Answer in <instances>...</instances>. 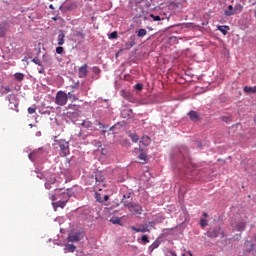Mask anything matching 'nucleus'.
Here are the masks:
<instances>
[{
	"instance_id": "f257e3e1",
	"label": "nucleus",
	"mask_w": 256,
	"mask_h": 256,
	"mask_svg": "<svg viewBox=\"0 0 256 256\" xmlns=\"http://www.w3.org/2000/svg\"><path fill=\"white\" fill-rule=\"evenodd\" d=\"M52 140V147L59 151L60 157H67L70 155L71 149L69 148V141L65 139H58L57 136H53Z\"/></svg>"
},
{
	"instance_id": "f03ea898",
	"label": "nucleus",
	"mask_w": 256,
	"mask_h": 256,
	"mask_svg": "<svg viewBox=\"0 0 256 256\" xmlns=\"http://www.w3.org/2000/svg\"><path fill=\"white\" fill-rule=\"evenodd\" d=\"M130 198H131L130 195L123 196L122 203H123L124 207H127L129 209V211L131 213H133L134 215H141V213H143V207H141V205H139V204H133L132 202L125 200V199H130Z\"/></svg>"
},
{
	"instance_id": "7ed1b4c3",
	"label": "nucleus",
	"mask_w": 256,
	"mask_h": 256,
	"mask_svg": "<svg viewBox=\"0 0 256 256\" xmlns=\"http://www.w3.org/2000/svg\"><path fill=\"white\" fill-rule=\"evenodd\" d=\"M66 109V117H68V119H71V121H77V119L81 117V106L70 104L66 107Z\"/></svg>"
},
{
	"instance_id": "20e7f679",
	"label": "nucleus",
	"mask_w": 256,
	"mask_h": 256,
	"mask_svg": "<svg viewBox=\"0 0 256 256\" xmlns=\"http://www.w3.org/2000/svg\"><path fill=\"white\" fill-rule=\"evenodd\" d=\"M247 223L243 221V218L236 216L235 219L231 220V227L234 231H243Z\"/></svg>"
},
{
	"instance_id": "39448f33",
	"label": "nucleus",
	"mask_w": 256,
	"mask_h": 256,
	"mask_svg": "<svg viewBox=\"0 0 256 256\" xmlns=\"http://www.w3.org/2000/svg\"><path fill=\"white\" fill-rule=\"evenodd\" d=\"M68 96L67 93L63 91H58L55 98L56 105H59L60 107H63L67 105Z\"/></svg>"
},
{
	"instance_id": "423d86ee",
	"label": "nucleus",
	"mask_w": 256,
	"mask_h": 256,
	"mask_svg": "<svg viewBox=\"0 0 256 256\" xmlns=\"http://www.w3.org/2000/svg\"><path fill=\"white\" fill-rule=\"evenodd\" d=\"M6 101L9 102L8 107L9 109H14L15 111L19 112V100H17V97L15 95H8L6 97Z\"/></svg>"
},
{
	"instance_id": "0eeeda50",
	"label": "nucleus",
	"mask_w": 256,
	"mask_h": 256,
	"mask_svg": "<svg viewBox=\"0 0 256 256\" xmlns=\"http://www.w3.org/2000/svg\"><path fill=\"white\" fill-rule=\"evenodd\" d=\"M64 200H59L58 202H53L52 205L54 208L60 207L63 209L65 205H67V201H69V198L71 197V194H69V190L63 194Z\"/></svg>"
},
{
	"instance_id": "6e6552de",
	"label": "nucleus",
	"mask_w": 256,
	"mask_h": 256,
	"mask_svg": "<svg viewBox=\"0 0 256 256\" xmlns=\"http://www.w3.org/2000/svg\"><path fill=\"white\" fill-rule=\"evenodd\" d=\"M72 92H69L67 94L68 99H71L72 101H78L79 97L77 95L73 94L75 92V89H79V82L72 86Z\"/></svg>"
},
{
	"instance_id": "1a4fd4ad",
	"label": "nucleus",
	"mask_w": 256,
	"mask_h": 256,
	"mask_svg": "<svg viewBox=\"0 0 256 256\" xmlns=\"http://www.w3.org/2000/svg\"><path fill=\"white\" fill-rule=\"evenodd\" d=\"M130 229L135 231V233H149V225L145 224L142 228H136L135 226H131Z\"/></svg>"
},
{
	"instance_id": "9d476101",
	"label": "nucleus",
	"mask_w": 256,
	"mask_h": 256,
	"mask_svg": "<svg viewBox=\"0 0 256 256\" xmlns=\"http://www.w3.org/2000/svg\"><path fill=\"white\" fill-rule=\"evenodd\" d=\"M121 117H123V119L133 118V109L126 108V109L122 110Z\"/></svg>"
},
{
	"instance_id": "9b49d317",
	"label": "nucleus",
	"mask_w": 256,
	"mask_h": 256,
	"mask_svg": "<svg viewBox=\"0 0 256 256\" xmlns=\"http://www.w3.org/2000/svg\"><path fill=\"white\" fill-rule=\"evenodd\" d=\"M255 245L253 244V242L246 240L244 243V250L246 251V253H251V251H253Z\"/></svg>"
},
{
	"instance_id": "f8f14e48",
	"label": "nucleus",
	"mask_w": 256,
	"mask_h": 256,
	"mask_svg": "<svg viewBox=\"0 0 256 256\" xmlns=\"http://www.w3.org/2000/svg\"><path fill=\"white\" fill-rule=\"evenodd\" d=\"M78 75L81 79L87 77V64H84L79 68Z\"/></svg>"
},
{
	"instance_id": "ddd939ff",
	"label": "nucleus",
	"mask_w": 256,
	"mask_h": 256,
	"mask_svg": "<svg viewBox=\"0 0 256 256\" xmlns=\"http://www.w3.org/2000/svg\"><path fill=\"white\" fill-rule=\"evenodd\" d=\"M46 183H45V188L46 189H51V185L55 184V182L57 181V179L55 178L54 175L50 176L49 178L46 179Z\"/></svg>"
},
{
	"instance_id": "4468645a",
	"label": "nucleus",
	"mask_w": 256,
	"mask_h": 256,
	"mask_svg": "<svg viewBox=\"0 0 256 256\" xmlns=\"http://www.w3.org/2000/svg\"><path fill=\"white\" fill-rule=\"evenodd\" d=\"M188 116L190 117V119L192 120V121H194V122H197V121H199V119H200V116H199V113L197 112V111H190L189 113H188Z\"/></svg>"
},
{
	"instance_id": "2eb2a0df",
	"label": "nucleus",
	"mask_w": 256,
	"mask_h": 256,
	"mask_svg": "<svg viewBox=\"0 0 256 256\" xmlns=\"http://www.w3.org/2000/svg\"><path fill=\"white\" fill-rule=\"evenodd\" d=\"M219 231H221L219 228H214L213 230L208 231V237H211L212 239L219 237Z\"/></svg>"
},
{
	"instance_id": "dca6fc26",
	"label": "nucleus",
	"mask_w": 256,
	"mask_h": 256,
	"mask_svg": "<svg viewBox=\"0 0 256 256\" xmlns=\"http://www.w3.org/2000/svg\"><path fill=\"white\" fill-rule=\"evenodd\" d=\"M161 245V242H159V240H155L152 245L149 246L148 251L151 255V253H153V251H155V249H157L159 246Z\"/></svg>"
},
{
	"instance_id": "f3484780",
	"label": "nucleus",
	"mask_w": 256,
	"mask_h": 256,
	"mask_svg": "<svg viewBox=\"0 0 256 256\" xmlns=\"http://www.w3.org/2000/svg\"><path fill=\"white\" fill-rule=\"evenodd\" d=\"M224 15L227 17H231V15H235V10L233 9V5L228 6V10L224 11Z\"/></svg>"
},
{
	"instance_id": "a211bd4d",
	"label": "nucleus",
	"mask_w": 256,
	"mask_h": 256,
	"mask_svg": "<svg viewBox=\"0 0 256 256\" xmlns=\"http://www.w3.org/2000/svg\"><path fill=\"white\" fill-rule=\"evenodd\" d=\"M79 240H80L79 234H73V235L68 236V241L70 243H77V241H79Z\"/></svg>"
},
{
	"instance_id": "6ab92c4d",
	"label": "nucleus",
	"mask_w": 256,
	"mask_h": 256,
	"mask_svg": "<svg viewBox=\"0 0 256 256\" xmlns=\"http://www.w3.org/2000/svg\"><path fill=\"white\" fill-rule=\"evenodd\" d=\"M58 45H64L65 44V33H63L62 31L60 32V34L58 35Z\"/></svg>"
},
{
	"instance_id": "aec40b11",
	"label": "nucleus",
	"mask_w": 256,
	"mask_h": 256,
	"mask_svg": "<svg viewBox=\"0 0 256 256\" xmlns=\"http://www.w3.org/2000/svg\"><path fill=\"white\" fill-rule=\"evenodd\" d=\"M140 161H142L141 163L144 164L147 161V154L145 152H143V149H140V155L138 156Z\"/></svg>"
},
{
	"instance_id": "412c9836",
	"label": "nucleus",
	"mask_w": 256,
	"mask_h": 256,
	"mask_svg": "<svg viewBox=\"0 0 256 256\" xmlns=\"http://www.w3.org/2000/svg\"><path fill=\"white\" fill-rule=\"evenodd\" d=\"M0 91H1L2 95H7V93H11V87L1 86Z\"/></svg>"
},
{
	"instance_id": "4be33fe9",
	"label": "nucleus",
	"mask_w": 256,
	"mask_h": 256,
	"mask_svg": "<svg viewBox=\"0 0 256 256\" xmlns=\"http://www.w3.org/2000/svg\"><path fill=\"white\" fill-rule=\"evenodd\" d=\"M82 127H84L85 129H91L93 127V123H91V121L89 120H84L81 123Z\"/></svg>"
},
{
	"instance_id": "5701e85b",
	"label": "nucleus",
	"mask_w": 256,
	"mask_h": 256,
	"mask_svg": "<svg viewBox=\"0 0 256 256\" xmlns=\"http://www.w3.org/2000/svg\"><path fill=\"white\" fill-rule=\"evenodd\" d=\"M64 249L65 251H69V253H75V249H77V247L73 244H67Z\"/></svg>"
},
{
	"instance_id": "b1692460",
	"label": "nucleus",
	"mask_w": 256,
	"mask_h": 256,
	"mask_svg": "<svg viewBox=\"0 0 256 256\" xmlns=\"http://www.w3.org/2000/svg\"><path fill=\"white\" fill-rule=\"evenodd\" d=\"M244 92L245 93H256V86H254V87L245 86L244 87Z\"/></svg>"
},
{
	"instance_id": "393cba45",
	"label": "nucleus",
	"mask_w": 256,
	"mask_h": 256,
	"mask_svg": "<svg viewBox=\"0 0 256 256\" xmlns=\"http://www.w3.org/2000/svg\"><path fill=\"white\" fill-rule=\"evenodd\" d=\"M110 223H113V225H121V218H119V217H112L110 219Z\"/></svg>"
},
{
	"instance_id": "a878e982",
	"label": "nucleus",
	"mask_w": 256,
	"mask_h": 256,
	"mask_svg": "<svg viewBox=\"0 0 256 256\" xmlns=\"http://www.w3.org/2000/svg\"><path fill=\"white\" fill-rule=\"evenodd\" d=\"M228 30H229V26H218V31H220L224 35H227Z\"/></svg>"
},
{
	"instance_id": "bb28decb",
	"label": "nucleus",
	"mask_w": 256,
	"mask_h": 256,
	"mask_svg": "<svg viewBox=\"0 0 256 256\" xmlns=\"http://www.w3.org/2000/svg\"><path fill=\"white\" fill-rule=\"evenodd\" d=\"M145 35H147L146 29L141 28L137 31V37H145Z\"/></svg>"
},
{
	"instance_id": "cd10ccee",
	"label": "nucleus",
	"mask_w": 256,
	"mask_h": 256,
	"mask_svg": "<svg viewBox=\"0 0 256 256\" xmlns=\"http://www.w3.org/2000/svg\"><path fill=\"white\" fill-rule=\"evenodd\" d=\"M14 77L16 81H23V79H25V75L23 73H15Z\"/></svg>"
},
{
	"instance_id": "c85d7f7f",
	"label": "nucleus",
	"mask_w": 256,
	"mask_h": 256,
	"mask_svg": "<svg viewBox=\"0 0 256 256\" xmlns=\"http://www.w3.org/2000/svg\"><path fill=\"white\" fill-rule=\"evenodd\" d=\"M32 63H35V65H39V67H43V63H41V59H39V57H34L32 59Z\"/></svg>"
},
{
	"instance_id": "c756f323",
	"label": "nucleus",
	"mask_w": 256,
	"mask_h": 256,
	"mask_svg": "<svg viewBox=\"0 0 256 256\" xmlns=\"http://www.w3.org/2000/svg\"><path fill=\"white\" fill-rule=\"evenodd\" d=\"M182 25L185 27V29H195V27H197L194 23H184Z\"/></svg>"
},
{
	"instance_id": "7c9ffc66",
	"label": "nucleus",
	"mask_w": 256,
	"mask_h": 256,
	"mask_svg": "<svg viewBox=\"0 0 256 256\" xmlns=\"http://www.w3.org/2000/svg\"><path fill=\"white\" fill-rule=\"evenodd\" d=\"M27 111H28L29 115H33V114L37 113V107H36V106H34V107H29V108L27 109Z\"/></svg>"
},
{
	"instance_id": "2f4dec72",
	"label": "nucleus",
	"mask_w": 256,
	"mask_h": 256,
	"mask_svg": "<svg viewBox=\"0 0 256 256\" xmlns=\"http://www.w3.org/2000/svg\"><path fill=\"white\" fill-rule=\"evenodd\" d=\"M74 37H80L81 39H84L85 34L83 33V31H76L74 33Z\"/></svg>"
},
{
	"instance_id": "473e14b6",
	"label": "nucleus",
	"mask_w": 256,
	"mask_h": 256,
	"mask_svg": "<svg viewBox=\"0 0 256 256\" xmlns=\"http://www.w3.org/2000/svg\"><path fill=\"white\" fill-rule=\"evenodd\" d=\"M133 45H135V41L126 42L125 49L129 50V49H131V47H133Z\"/></svg>"
},
{
	"instance_id": "72a5a7b5",
	"label": "nucleus",
	"mask_w": 256,
	"mask_h": 256,
	"mask_svg": "<svg viewBox=\"0 0 256 256\" xmlns=\"http://www.w3.org/2000/svg\"><path fill=\"white\" fill-rule=\"evenodd\" d=\"M141 241L144 243V245H147V243H149V237L147 235H143L141 237Z\"/></svg>"
},
{
	"instance_id": "f704fd0d",
	"label": "nucleus",
	"mask_w": 256,
	"mask_h": 256,
	"mask_svg": "<svg viewBox=\"0 0 256 256\" xmlns=\"http://www.w3.org/2000/svg\"><path fill=\"white\" fill-rule=\"evenodd\" d=\"M117 37H119V34L117 33V31H114L109 35V39H117Z\"/></svg>"
},
{
	"instance_id": "c9c22d12",
	"label": "nucleus",
	"mask_w": 256,
	"mask_h": 256,
	"mask_svg": "<svg viewBox=\"0 0 256 256\" xmlns=\"http://www.w3.org/2000/svg\"><path fill=\"white\" fill-rule=\"evenodd\" d=\"M78 137H80V139L85 140L87 139V134L83 133V130H81L78 134Z\"/></svg>"
},
{
	"instance_id": "e433bc0d",
	"label": "nucleus",
	"mask_w": 256,
	"mask_h": 256,
	"mask_svg": "<svg viewBox=\"0 0 256 256\" xmlns=\"http://www.w3.org/2000/svg\"><path fill=\"white\" fill-rule=\"evenodd\" d=\"M151 19L153 21H161V16H155V14H150Z\"/></svg>"
},
{
	"instance_id": "4c0bfd02",
	"label": "nucleus",
	"mask_w": 256,
	"mask_h": 256,
	"mask_svg": "<svg viewBox=\"0 0 256 256\" xmlns=\"http://www.w3.org/2000/svg\"><path fill=\"white\" fill-rule=\"evenodd\" d=\"M134 87L136 91H143V84L141 83L136 84Z\"/></svg>"
},
{
	"instance_id": "58836bf2",
	"label": "nucleus",
	"mask_w": 256,
	"mask_h": 256,
	"mask_svg": "<svg viewBox=\"0 0 256 256\" xmlns=\"http://www.w3.org/2000/svg\"><path fill=\"white\" fill-rule=\"evenodd\" d=\"M131 139H132L133 143H137V141H139V136H137V134H132Z\"/></svg>"
},
{
	"instance_id": "ea45409f",
	"label": "nucleus",
	"mask_w": 256,
	"mask_h": 256,
	"mask_svg": "<svg viewBox=\"0 0 256 256\" xmlns=\"http://www.w3.org/2000/svg\"><path fill=\"white\" fill-rule=\"evenodd\" d=\"M200 225H201V227H207V225H209V223L207 222L206 219H201L200 220Z\"/></svg>"
},
{
	"instance_id": "a19ab883",
	"label": "nucleus",
	"mask_w": 256,
	"mask_h": 256,
	"mask_svg": "<svg viewBox=\"0 0 256 256\" xmlns=\"http://www.w3.org/2000/svg\"><path fill=\"white\" fill-rule=\"evenodd\" d=\"M96 183H103V178L101 177V174L96 175Z\"/></svg>"
},
{
	"instance_id": "79ce46f5",
	"label": "nucleus",
	"mask_w": 256,
	"mask_h": 256,
	"mask_svg": "<svg viewBox=\"0 0 256 256\" xmlns=\"http://www.w3.org/2000/svg\"><path fill=\"white\" fill-rule=\"evenodd\" d=\"M63 51H64V49H63V47H61V46H58V47L56 48V53H58V55H61V54L63 53Z\"/></svg>"
},
{
	"instance_id": "37998d69",
	"label": "nucleus",
	"mask_w": 256,
	"mask_h": 256,
	"mask_svg": "<svg viewBox=\"0 0 256 256\" xmlns=\"http://www.w3.org/2000/svg\"><path fill=\"white\" fill-rule=\"evenodd\" d=\"M96 201H98V203H103V198H101V194L96 193Z\"/></svg>"
},
{
	"instance_id": "c03bdc74",
	"label": "nucleus",
	"mask_w": 256,
	"mask_h": 256,
	"mask_svg": "<svg viewBox=\"0 0 256 256\" xmlns=\"http://www.w3.org/2000/svg\"><path fill=\"white\" fill-rule=\"evenodd\" d=\"M96 125H99L100 129H107V126H105L103 123L96 121Z\"/></svg>"
},
{
	"instance_id": "a18cd8bd",
	"label": "nucleus",
	"mask_w": 256,
	"mask_h": 256,
	"mask_svg": "<svg viewBox=\"0 0 256 256\" xmlns=\"http://www.w3.org/2000/svg\"><path fill=\"white\" fill-rule=\"evenodd\" d=\"M166 256H177V254L172 251V250H169L167 253H166Z\"/></svg>"
},
{
	"instance_id": "49530a36",
	"label": "nucleus",
	"mask_w": 256,
	"mask_h": 256,
	"mask_svg": "<svg viewBox=\"0 0 256 256\" xmlns=\"http://www.w3.org/2000/svg\"><path fill=\"white\" fill-rule=\"evenodd\" d=\"M41 68H40V70L38 71V73L40 74V75H43L44 73H45V67L42 65V66H40Z\"/></svg>"
},
{
	"instance_id": "de8ad7c7",
	"label": "nucleus",
	"mask_w": 256,
	"mask_h": 256,
	"mask_svg": "<svg viewBox=\"0 0 256 256\" xmlns=\"http://www.w3.org/2000/svg\"><path fill=\"white\" fill-rule=\"evenodd\" d=\"M5 29L0 28V37H5Z\"/></svg>"
},
{
	"instance_id": "09e8293b",
	"label": "nucleus",
	"mask_w": 256,
	"mask_h": 256,
	"mask_svg": "<svg viewBox=\"0 0 256 256\" xmlns=\"http://www.w3.org/2000/svg\"><path fill=\"white\" fill-rule=\"evenodd\" d=\"M128 99H129L130 103H135V98L133 96L129 95Z\"/></svg>"
},
{
	"instance_id": "8fccbe9b",
	"label": "nucleus",
	"mask_w": 256,
	"mask_h": 256,
	"mask_svg": "<svg viewBox=\"0 0 256 256\" xmlns=\"http://www.w3.org/2000/svg\"><path fill=\"white\" fill-rule=\"evenodd\" d=\"M34 157H35V152H32L31 154H29V159H31V161H33Z\"/></svg>"
},
{
	"instance_id": "3c124183",
	"label": "nucleus",
	"mask_w": 256,
	"mask_h": 256,
	"mask_svg": "<svg viewBox=\"0 0 256 256\" xmlns=\"http://www.w3.org/2000/svg\"><path fill=\"white\" fill-rule=\"evenodd\" d=\"M109 199V195H104V199H102L103 203L104 201H107Z\"/></svg>"
},
{
	"instance_id": "603ef678",
	"label": "nucleus",
	"mask_w": 256,
	"mask_h": 256,
	"mask_svg": "<svg viewBox=\"0 0 256 256\" xmlns=\"http://www.w3.org/2000/svg\"><path fill=\"white\" fill-rule=\"evenodd\" d=\"M49 9L54 10V9H55V6H53V4H50V5H49Z\"/></svg>"
},
{
	"instance_id": "864d4df0",
	"label": "nucleus",
	"mask_w": 256,
	"mask_h": 256,
	"mask_svg": "<svg viewBox=\"0 0 256 256\" xmlns=\"http://www.w3.org/2000/svg\"><path fill=\"white\" fill-rule=\"evenodd\" d=\"M51 199H52V201H55L57 199V197H55V195H52Z\"/></svg>"
},
{
	"instance_id": "5fc2aeb1",
	"label": "nucleus",
	"mask_w": 256,
	"mask_h": 256,
	"mask_svg": "<svg viewBox=\"0 0 256 256\" xmlns=\"http://www.w3.org/2000/svg\"><path fill=\"white\" fill-rule=\"evenodd\" d=\"M235 9H243V7H241V5L235 6Z\"/></svg>"
},
{
	"instance_id": "6e6d98bb",
	"label": "nucleus",
	"mask_w": 256,
	"mask_h": 256,
	"mask_svg": "<svg viewBox=\"0 0 256 256\" xmlns=\"http://www.w3.org/2000/svg\"><path fill=\"white\" fill-rule=\"evenodd\" d=\"M203 217H209L207 213H203Z\"/></svg>"
},
{
	"instance_id": "4d7b16f0",
	"label": "nucleus",
	"mask_w": 256,
	"mask_h": 256,
	"mask_svg": "<svg viewBox=\"0 0 256 256\" xmlns=\"http://www.w3.org/2000/svg\"><path fill=\"white\" fill-rule=\"evenodd\" d=\"M189 256H193V253L191 251H188Z\"/></svg>"
},
{
	"instance_id": "13d9d810",
	"label": "nucleus",
	"mask_w": 256,
	"mask_h": 256,
	"mask_svg": "<svg viewBox=\"0 0 256 256\" xmlns=\"http://www.w3.org/2000/svg\"><path fill=\"white\" fill-rule=\"evenodd\" d=\"M227 119H229V118H227V117L222 118L223 121H227Z\"/></svg>"
},
{
	"instance_id": "bf43d9fd",
	"label": "nucleus",
	"mask_w": 256,
	"mask_h": 256,
	"mask_svg": "<svg viewBox=\"0 0 256 256\" xmlns=\"http://www.w3.org/2000/svg\"><path fill=\"white\" fill-rule=\"evenodd\" d=\"M29 127L33 128V127H36L35 125L33 124H29Z\"/></svg>"
},
{
	"instance_id": "052dcab7",
	"label": "nucleus",
	"mask_w": 256,
	"mask_h": 256,
	"mask_svg": "<svg viewBox=\"0 0 256 256\" xmlns=\"http://www.w3.org/2000/svg\"><path fill=\"white\" fill-rule=\"evenodd\" d=\"M52 19H53V21H57V17H53Z\"/></svg>"
},
{
	"instance_id": "680f3d73",
	"label": "nucleus",
	"mask_w": 256,
	"mask_h": 256,
	"mask_svg": "<svg viewBox=\"0 0 256 256\" xmlns=\"http://www.w3.org/2000/svg\"><path fill=\"white\" fill-rule=\"evenodd\" d=\"M96 73H99V68L96 69Z\"/></svg>"
},
{
	"instance_id": "e2e57ef3",
	"label": "nucleus",
	"mask_w": 256,
	"mask_h": 256,
	"mask_svg": "<svg viewBox=\"0 0 256 256\" xmlns=\"http://www.w3.org/2000/svg\"><path fill=\"white\" fill-rule=\"evenodd\" d=\"M96 73H99V68L96 69Z\"/></svg>"
},
{
	"instance_id": "0e129e2a",
	"label": "nucleus",
	"mask_w": 256,
	"mask_h": 256,
	"mask_svg": "<svg viewBox=\"0 0 256 256\" xmlns=\"http://www.w3.org/2000/svg\"><path fill=\"white\" fill-rule=\"evenodd\" d=\"M145 139H146L147 141H149V137H146Z\"/></svg>"
},
{
	"instance_id": "69168bd1",
	"label": "nucleus",
	"mask_w": 256,
	"mask_h": 256,
	"mask_svg": "<svg viewBox=\"0 0 256 256\" xmlns=\"http://www.w3.org/2000/svg\"><path fill=\"white\" fill-rule=\"evenodd\" d=\"M146 175H150L149 172H146Z\"/></svg>"
},
{
	"instance_id": "338daca9",
	"label": "nucleus",
	"mask_w": 256,
	"mask_h": 256,
	"mask_svg": "<svg viewBox=\"0 0 256 256\" xmlns=\"http://www.w3.org/2000/svg\"><path fill=\"white\" fill-rule=\"evenodd\" d=\"M182 256H186L185 254H183Z\"/></svg>"
}]
</instances>
